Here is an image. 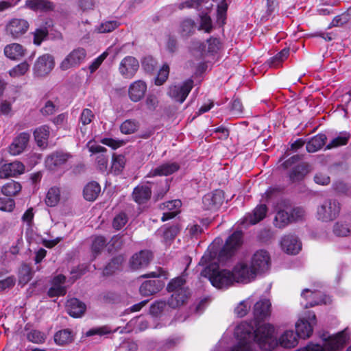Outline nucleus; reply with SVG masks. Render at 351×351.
Here are the masks:
<instances>
[{"label":"nucleus","instance_id":"0e129e2a","mask_svg":"<svg viewBox=\"0 0 351 351\" xmlns=\"http://www.w3.org/2000/svg\"><path fill=\"white\" fill-rule=\"evenodd\" d=\"M106 243V240L104 237L99 236L95 238L93 245L92 251L93 254H98L102 250Z\"/></svg>","mask_w":351,"mask_h":351},{"label":"nucleus","instance_id":"e2e57ef3","mask_svg":"<svg viewBox=\"0 0 351 351\" xmlns=\"http://www.w3.org/2000/svg\"><path fill=\"white\" fill-rule=\"evenodd\" d=\"M142 66L147 73H153L157 66L156 61L152 57H145L142 62Z\"/></svg>","mask_w":351,"mask_h":351},{"label":"nucleus","instance_id":"4d7b16f0","mask_svg":"<svg viewBox=\"0 0 351 351\" xmlns=\"http://www.w3.org/2000/svg\"><path fill=\"white\" fill-rule=\"evenodd\" d=\"M119 23L117 21H108L102 23L98 27L99 33H109L118 27Z\"/></svg>","mask_w":351,"mask_h":351},{"label":"nucleus","instance_id":"39448f33","mask_svg":"<svg viewBox=\"0 0 351 351\" xmlns=\"http://www.w3.org/2000/svg\"><path fill=\"white\" fill-rule=\"evenodd\" d=\"M340 207L335 199H326L317 208V217L322 221H330L339 213Z\"/></svg>","mask_w":351,"mask_h":351},{"label":"nucleus","instance_id":"e433bc0d","mask_svg":"<svg viewBox=\"0 0 351 351\" xmlns=\"http://www.w3.org/2000/svg\"><path fill=\"white\" fill-rule=\"evenodd\" d=\"M101 191L99 184L96 182H89L84 189V197L90 202L95 200Z\"/></svg>","mask_w":351,"mask_h":351},{"label":"nucleus","instance_id":"0eeeda50","mask_svg":"<svg viewBox=\"0 0 351 351\" xmlns=\"http://www.w3.org/2000/svg\"><path fill=\"white\" fill-rule=\"evenodd\" d=\"M251 266L256 274L267 271L270 267L269 253L265 250H257L252 257Z\"/></svg>","mask_w":351,"mask_h":351},{"label":"nucleus","instance_id":"cd10ccee","mask_svg":"<svg viewBox=\"0 0 351 351\" xmlns=\"http://www.w3.org/2000/svg\"><path fill=\"white\" fill-rule=\"evenodd\" d=\"M66 278L63 275L56 276L52 282V287L48 291L49 297L64 295L66 294V287L64 286Z\"/></svg>","mask_w":351,"mask_h":351},{"label":"nucleus","instance_id":"aec40b11","mask_svg":"<svg viewBox=\"0 0 351 351\" xmlns=\"http://www.w3.org/2000/svg\"><path fill=\"white\" fill-rule=\"evenodd\" d=\"M152 258V254L148 250H141L134 254L130 261L132 269L136 270L147 267Z\"/></svg>","mask_w":351,"mask_h":351},{"label":"nucleus","instance_id":"c85d7f7f","mask_svg":"<svg viewBox=\"0 0 351 351\" xmlns=\"http://www.w3.org/2000/svg\"><path fill=\"white\" fill-rule=\"evenodd\" d=\"M67 313L73 317H81L85 312L86 305L76 298L69 300L66 304Z\"/></svg>","mask_w":351,"mask_h":351},{"label":"nucleus","instance_id":"37998d69","mask_svg":"<svg viewBox=\"0 0 351 351\" xmlns=\"http://www.w3.org/2000/svg\"><path fill=\"white\" fill-rule=\"evenodd\" d=\"M333 232L337 237H347L351 232V228L347 222L339 221L333 226Z\"/></svg>","mask_w":351,"mask_h":351},{"label":"nucleus","instance_id":"5fc2aeb1","mask_svg":"<svg viewBox=\"0 0 351 351\" xmlns=\"http://www.w3.org/2000/svg\"><path fill=\"white\" fill-rule=\"evenodd\" d=\"M119 299L118 295L110 291H105L100 293L98 296V300L100 302L104 304H112L116 302Z\"/></svg>","mask_w":351,"mask_h":351},{"label":"nucleus","instance_id":"680f3d73","mask_svg":"<svg viewBox=\"0 0 351 351\" xmlns=\"http://www.w3.org/2000/svg\"><path fill=\"white\" fill-rule=\"evenodd\" d=\"M228 9V4L225 0H222L217 7V21L219 23L223 24L225 23L226 12Z\"/></svg>","mask_w":351,"mask_h":351},{"label":"nucleus","instance_id":"7c9ffc66","mask_svg":"<svg viewBox=\"0 0 351 351\" xmlns=\"http://www.w3.org/2000/svg\"><path fill=\"white\" fill-rule=\"evenodd\" d=\"M152 191L147 185H139L134 189L133 199L138 204H145L151 197Z\"/></svg>","mask_w":351,"mask_h":351},{"label":"nucleus","instance_id":"4468645a","mask_svg":"<svg viewBox=\"0 0 351 351\" xmlns=\"http://www.w3.org/2000/svg\"><path fill=\"white\" fill-rule=\"evenodd\" d=\"M29 28L27 21L21 19H13L7 24L6 33L14 38H18L24 34Z\"/></svg>","mask_w":351,"mask_h":351},{"label":"nucleus","instance_id":"052dcab7","mask_svg":"<svg viewBox=\"0 0 351 351\" xmlns=\"http://www.w3.org/2000/svg\"><path fill=\"white\" fill-rule=\"evenodd\" d=\"M169 73V67L168 65L165 64L160 69L157 77L155 79V84L157 86L162 85L167 79Z\"/></svg>","mask_w":351,"mask_h":351},{"label":"nucleus","instance_id":"9b49d317","mask_svg":"<svg viewBox=\"0 0 351 351\" xmlns=\"http://www.w3.org/2000/svg\"><path fill=\"white\" fill-rule=\"evenodd\" d=\"M280 244L282 250L288 254L295 255L302 250V242L295 234L285 235L281 239Z\"/></svg>","mask_w":351,"mask_h":351},{"label":"nucleus","instance_id":"a211bd4d","mask_svg":"<svg viewBox=\"0 0 351 351\" xmlns=\"http://www.w3.org/2000/svg\"><path fill=\"white\" fill-rule=\"evenodd\" d=\"M267 212V207L265 204L258 205L252 213H248L244 217L241 223L245 228L254 225L265 217Z\"/></svg>","mask_w":351,"mask_h":351},{"label":"nucleus","instance_id":"8fccbe9b","mask_svg":"<svg viewBox=\"0 0 351 351\" xmlns=\"http://www.w3.org/2000/svg\"><path fill=\"white\" fill-rule=\"evenodd\" d=\"M290 213L291 221L295 222L302 220L305 216V210L302 207H292L291 205L287 202Z\"/></svg>","mask_w":351,"mask_h":351},{"label":"nucleus","instance_id":"69168bd1","mask_svg":"<svg viewBox=\"0 0 351 351\" xmlns=\"http://www.w3.org/2000/svg\"><path fill=\"white\" fill-rule=\"evenodd\" d=\"M128 222L127 215L124 213H120L113 219L112 226L117 230H120Z\"/></svg>","mask_w":351,"mask_h":351},{"label":"nucleus","instance_id":"f257e3e1","mask_svg":"<svg viewBox=\"0 0 351 351\" xmlns=\"http://www.w3.org/2000/svg\"><path fill=\"white\" fill-rule=\"evenodd\" d=\"M222 242L221 239H215L199 261L200 265H206L201 275L208 278L212 285L217 289H226L234 283L231 271L221 269L217 263L226 261L241 245V231H236L230 235L223 248L219 250Z\"/></svg>","mask_w":351,"mask_h":351},{"label":"nucleus","instance_id":"603ef678","mask_svg":"<svg viewBox=\"0 0 351 351\" xmlns=\"http://www.w3.org/2000/svg\"><path fill=\"white\" fill-rule=\"evenodd\" d=\"M33 276V272L31 268L24 265L19 271V283L22 285H26Z\"/></svg>","mask_w":351,"mask_h":351},{"label":"nucleus","instance_id":"f03ea898","mask_svg":"<svg viewBox=\"0 0 351 351\" xmlns=\"http://www.w3.org/2000/svg\"><path fill=\"white\" fill-rule=\"evenodd\" d=\"M274 328L269 324H263L255 332V339L261 349L274 350L278 345L291 349L298 344V335L293 330H285L277 339L274 336Z\"/></svg>","mask_w":351,"mask_h":351},{"label":"nucleus","instance_id":"2eb2a0df","mask_svg":"<svg viewBox=\"0 0 351 351\" xmlns=\"http://www.w3.org/2000/svg\"><path fill=\"white\" fill-rule=\"evenodd\" d=\"M139 67L138 61L134 57L127 56L120 62L119 71L125 78L133 77Z\"/></svg>","mask_w":351,"mask_h":351},{"label":"nucleus","instance_id":"6e6d98bb","mask_svg":"<svg viewBox=\"0 0 351 351\" xmlns=\"http://www.w3.org/2000/svg\"><path fill=\"white\" fill-rule=\"evenodd\" d=\"M125 164V158L123 155L112 156V168L115 172H120L124 167Z\"/></svg>","mask_w":351,"mask_h":351},{"label":"nucleus","instance_id":"79ce46f5","mask_svg":"<svg viewBox=\"0 0 351 351\" xmlns=\"http://www.w3.org/2000/svg\"><path fill=\"white\" fill-rule=\"evenodd\" d=\"M21 190V186L19 182L11 181L2 186L1 193L7 197H12L17 195Z\"/></svg>","mask_w":351,"mask_h":351},{"label":"nucleus","instance_id":"3c124183","mask_svg":"<svg viewBox=\"0 0 351 351\" xmlns=\"http://www.w3.org/2000/svg\"><path fill=\"white\" fill-rule=\"evenodd\" d=\"M195 29V24L191 19L184 20L180 25V33L182 36L188 37L191 36Z\"/></svg>","mask_w":351,"mask_h":351},{"label":"nucleus","instance_id":"f3484780","mask_svg":"<svg viewBox=\"0 0 351 351\" xmlns=\"http://www.w3.org/2000/svg\"><path fill=\"white\" fill-rule=\"evenodd\" d=\"M224 196L222 191L216 190L212 193L205 195L202 199L203 207L206 210H217L223 202Z\"/></svg>","mask_w":351,"mask_h":351},{"label":"nucleus","instance_id":"c9c22d12","mask_svg":"<svg viewBox=\"0 0 351 351\" xmlns=\"http://www.w3.org/2000/svg\"><path fill=\"white\" fill-rule=\"evenodd\" d=\"M296 333L299 337L308 338L313 332L311 324L307 319H301L295 324Z\"/></svg>","mask_w":351,"mask_h":351},{"label":"nucleus","instance_id":"c03bdc74","mask_svg":"<svg viewBox=\"0 0 351 351\" xmlns=\"http://www.w3.org/2000/svg\"><path fill=\"white\" fill-rule=\"evenodd\" d=\"M124 258L122 256H118L113 258L110 263L106 266L104 274L105 275H110L114 273L115 271L120 269Z\"/></svg>","mask_w":351,"mask_h":351},{"label":"nucleus","instance_id":"393cba45","mask_svg":"<svg viewBox=\"0 0 351 351\" xmlns=\"http://www.w3.org/2000/svg\"><path fill=\"white\" fill-rule=\"evenodd\" d=\"M87 147L89 152L93 154L101 153V155L97 157V162L101 171H106L108 167V157L103 154V153L106 152V149L101 145L92 144L91 141L87 143Z\"/></svg>","mask_w":351,"mask_h":351},{"label":"nucleus","instance_id":"b1692460","mask_svg":"<svg viewBox=\"0 0 351 351\" xmlns=\"http://www.w3.org/2000/svg\"><path fill=\"white\" fill-rule=\"evenodd\" d=\"M271 302L267 299H261L254 306V315L256 319L263 320L270 315Z\"/></svg>","mask_w":351,"mask_h":351},{"label":"nucleus","instance_id":"338daca9","mask_svg":"<svg viewBox=\"0 0 351 351\" xmlns=\"http://www.w3.org/2000/svg\"><path fill=\"white\" fill-rule=\"evenodd\" d=\"M15 203L12 198H2L0 197V210L5 212H12Z\"/></svg>","mask_w":351,"mask_h":351},{"label":"nucleus","instance_id":"f8f14e48","mask_svg":"<svg viewBox=\"0 0 351 351\" xmlns=\"http://www.w3.org/2000/svg\"><path fill=\"white\" fill-rule=\"evenodd\" d=\"M193 85L192 80H187L181 86H172L169 87V95L180 103H183L191 90Z\"/></svg>","mask_w":351,"mask_h":351},{"label":"nucleus","instance_id":"4c0bfd02","mask_svg":"<svg viewBox=\"0 0 351 351\" xmlns=\"http://www.w3.org/2000/svg\"><path fill=\"white\" fill-rule=\"evenodd\" d=\"M34 136L39 147L45 146L49 136V128L45 125L36 128L34 132Z\"/></svg>","mask_w":351,"mask_h":351},{"label":"nucleus","instance_id":"7ed1b4c3","mask_svg":"<svg viewBox=\"0 0 351 351\" xmlns=\"http://www.w3.org/2000/svg\"><path fill=\"white\" fill-rule=\"evenodd\" d=\"M261 325L258 324L256 328ZM256 330H254V326L245 322L239 324L234 329V335L239 340V343L232 351H254L250 340L252 338H254V341L257 343L255 339V332Z\"/></svg>","mask_w":351,"mask_h":351},{"label":"nucleus","instance_id":"de8ad7c7","mask_svg":"<svg viewBox=\"0 0 351 351\" xmlns=\"http://www.w3.org/2000/svg\"><path fill=\"white\" fill-rule=\"evenodd\" d=\"M252 303L251 298L241 301L234 309L235 314L239 317L245 316L250 309Z\"/></svg>","mask_w":351,"mask_h":351},{"label":"nucleus","instance_id":"13d9d810","mask_svg":"<svg viewBox=\"0 0 351 351\" xmlns=\"http://www.w3.org/2000/svg\"><path fill=\"white\" fill-rule=\"evenodd\" d=\"M34 34V43L40 45L41 43L47 38L48 30L46 27L38 28L35 30Z\"/></svg>","mask_w":351,"mask_h":351},{"label":"nucleus","instance_id":"5701e85b","mask_svg":"<svg viewBox=\"0 0 351 351\" xmlns=\"http://www.w3.org/2000/svg\"><path fill=\"white\" fill-rule=\"evenodd\" d=\"M181 205V201L179 199L168 201L161 204L160 209L165 210L161 218L162 221H165L173 218L179 213Z\"/></svg>","mask_w":351,"mask_h":351},{"label":"nucleus","instance_id":"a18cd8bd","mask_svg":"<svg viewBox=\"0 0 351 351\" xmlns=\"http://www.w3.org/2000/svg\"><path fill=\"white\" fill-rule=\"evenodd\" d=\"M29 69V64L27 61H24L9 71V75L12 77H19L24 75Z\"/></svg>","mask_w":351,"mask_h":351},{"label":"nucleus","instance_id":"09e8293b","mask_svg":"<svg viewBox=\"0 0 351 351\" xmlns=\"http://www.w3.org/2000/svg\"><path fill=\"white\" fill-rule=\"evenodd\" d=\"M138 121L132 119H128L121 123L120 130L121 133L124 134H130L135 132L138 130Z\"/></svg>","mask_w":351,"mask_h":351},{"label":"nucleus","instance_id":"9d476101","mask_svg":"<svg viewBox=\"0 0 351 351\" xmlns=\"http://www.w3.org/2000/svg\"><path fill=\"white\" fill-rule=\"evenodd\" d=\"M86 51L82 48H77L73 50L62 61L60 68L62 71L78 66L85 59Z\"/></svg>","mask_w":351,"mask_h":351},{"label":"nucleus","instance_id":"49530a36","mask_svg":"<svg viewBox=\"0 0 351 351\" xmlns=\"http://www.w3.org/2000/svg\"><path fill=\"white\" fill-rule=\"evenodd\" d=\"M60 191L58 188H51L46 196L45 202L49 206H55L60 200Z\"/></svg>","mask_w":351,"mask_h":351},{"label":"nucleus","instance_id":"2f4dec72","mask_svg":"<svg viewBox=\"0 0 351 351\" xmlns=\"http://www.w3.org/2000/svg\"><path fill=\"white\" fill-rule=\"evenodd\" d=\"M171 292L172 295L168 300V304L169 306L173 308L183 305L190 294L188 289H178Z\"/></svg>","mask_w":351,"mask_h":351},{"label":"nucleus","instance_id":"864d4df0","mask_svg":"<svg viewBox=\"0 0 351 351\" xmlns=\"http://www.w3.org/2000/svg\"><path fill=\"white\" fill-rule=\"evenodd\" d=\"M27 339L34 343H42L46 339V335L37 330H32L27 335Z\"/></svg>","mask_w":351,"mask_h":351},{"label":"nucleus","instance_id":"bf43d9fd","mask_svg":"<svg viewBox=\"0 0 351 351\" xmlns=\"http://www.w3.org/2000/svg\"><path fill=\"white\" fill-rule=\"evenodd\" d=\"M185 281L181 278H176L172 280L167 285L168 291H178V289H187L184 287Z\"/></svg>","mask_w":351,"mask_h":351},{"label":"nucleus","instance_id":"dca6fc26","mask_svg":"<svg viewBox=\"0 0 351 351\" xmlns=\"http://www.w3.org/2000/svg\"><path fill=\"white\" fill-rule=\"evenodd\" d=\"M24 165L19 161H14L0 165V178L6 179L10 177H16L23 173Z\"/></svg>","mask_w":351,"mask_h":351},{"label":"nucleus","instance_id":"774afa93","mask_svg":"<svg viewBox=\"0 0 351 351\" xmlns=\"http://www.w3.org/2000/svg\"><path fill=\"white\" fill-rule=\"evenodd\" d=\"M213 27L211 19L207 14L201 15V21L199 29H203L206 32H209Z\"/></svg>","mask_w":351,"mask_h":351},{"label":"nucleus","instance_id":"bb28decb","mask_svg":"<svg viewBox=\"0 0 351 351\" xmlns=\"http://www.w3.org/2000/svg\"><path fill=\"white\" fill-rule=\"evenodd\" d=\"M25 5L32 10L40 12H49L55 8L53 3L49 0H26Z\"/></svg>","mask_w":351,"mask_h":351},{"label":"nucleus","instance_id":"6ab92c4d","mask_svg":"<svg viewBox=\"0 0 351 351\" xmlns=\"http://www.w3.org/2000/svg\"><path fill=\"white\" fill-rule=\"evenodd\" d=\"M71 157V156L68 153L53 152L45 159L46 167L51 171H55L65 164Z\"/></svg>","mask_w":351,"mask_h":351},{"label":"nucleus","instance_id":"a19ab883","mask_svg":"<svg viewBox=\"0 0 351 351\" xmlns=\"http://www.w3.org/2000/svg\"><path fill=\"white\" fill-rule=\"evenodd\" d=\"M73 339L72 331L69 329H64L57 332L54 335L55 342L60 346L68 344Z\"/></svg>","mask_w":351,"mask_h":351},{"label":"nucleus","instance_id":"6e6552de","mask_svg":"<svg viewBox=\"0 0 351 351\" xmlns=\"http://www.w3.org/2000/svg\"><path fill=\"white\" fill-rule=\"evenodd\" d=\"M301 296L306 300L304 304L302 303L306 308L322 304H326L330 300L322 292L315 289H304L301 293Z\"/></svg>","mask_w":351,"mask_h":351},{"label":"nucleus","instance_id":"20e7f679","mask_svg":"<svg viewBox=\"0 0 351 351\" xmlns=\"http://www.w3.org/2000/svg\"><path fill=\"white\" fill-rule=\"evenodd\" d=\"M347 339L345 331H341L335 335L324 338L325 343L323 346L310 343L297 351H337L344 346Z\"/></svg>","mask_w":351,"mask_h":351},{"label":"nucleus","instance_id":"58836bf2","mask_svg":"<svg viewBox=\"0 0 351 351\" xmlns=\"http://www.w3.org/2000/svg\"><path fill=\"white\" fill-rule=\"evenodd\" d=\"M221 47V43L219 39L216 38H210L206 40V43L200 44L199 50L203 53H216Z\"/></svg>","mask_w":351,"mask_h":351},{"label":"nucleus","instance_id":"f704fd0d","mask_svg":"<svg viewBox=\"0 0 351 351\" xmlns=\"http://www.w3.org/2000/svg\"><path fill=\"white\" fill-rule=\"evenodd\" d=\"M326 136L324 134H319L311 138L306 143L308 152L313 153L320 149L325 144Z\"/></svg>","mask_w":351,"mask_h":351},{"label":"nucleus","instance_id":"a878e982","mask_svg":"<svg viewBox=\"0 0 351 351\" xmlns=\"http://www.w3.org/2000/svg\"><path fill=\"white\" fill-rule=\"evenodd\" d=\"M180 168V166L176 162H168L164 163L161 165L156 167L152 169L149 174L148 177H154V176H169L172 174L173 173L177 171Z\"/></svg>","mask_w":351,"mask_h":351},{"label":"nucleus","instance_id":"412c9836","mask_svg":"<svg viewBox=\"0 0 351 351\" xmlns=\"http://www.w3.org/2000/svg\"><path fill=\"white\" fill-rule=\"evenodd\" d=\"M286 202L278 206V211L274 220V225L276 228L282 229L291 223L290 213Z\"/></svg>","mask_w":351,"mask_h":351},{"label":"nucleus","instance_id":"c756f323","mask_svg":"<svg viewBox=\"0 0 351 351\" xmlns=\"http://www.w3.org/2000/svg\"><path fill=\"white\" fill-rule=\"evenodd\" d=\"M26 50L19 43L7 45L4 48L5 56L12 60H18L25 55Z\"/></svg>","mask_w":351,"mask_h":351},{"label":"nucleus","instance_id":"1a4fd4ad","mask_svg":"<svg viewBox=\"0 0 351 351\" xmlns=\"http://www.w3.org/2000/svg\"><path fill=\"white\" fill-rule=\"evenodd\" d=\"M54 67V60L52 56L44 54L40 56L35 62L33 72L36 77L47 75Z\"/></svg>","mask_w":351,"mask_h":351},{"label":"nucleus","instance_id":"72a5a7b5","mask_svg":"<svg viewBox=\"0 0 351 351\" xmlns=\"http://www.w3.org/2000/svg\"><path fill=\"white\" fill-rule=\"evenodd\" d=\"M162 287L159 280H150L143 282L140 287V292L144 296H148L158 292Z\"/></svg>","mask_w":351,"mask_h":351},{"label":"nucleus","instance_id":"423d86ee","mask_svg":"<svg viewBox=\"0 0 351 351\" xmlns=\"http://www.w3.org/2000/svg\"><path fill=\"white\" fill-rule=\"evenodd\" d=\"M231 274L233 282L241 283H248L251 282L257 275L252 266L249 267L244 263H239L235 265Z\"/></svg>","mask_w":351,"mask_h":351},{"label":"nucleus","instance_id":"473e14b6","mask_svg":"<svg viewBox=\"0 0 351 351\" xmlns=\"http://www.w3.org/2000/svg\"><path fill=\"white\" fill-rule=\"evenodd\" d=\"M309 172V165L308 163L302 162L295 166L289 173V179L291 182H300Z\"/></svg>","mask_w":351,"mask_h":351},{"label":"nucleus","instance_id":"ea45409f","mask_svg":"<svg viewBox=\"0 0 351 351\" xmlns=\"http://www.w3.org/2000/svg\"><path fill=\"white\" fill-rule=\"evenodd\" d=\"M203 6H204L206 10H208L213 6V4L208 1L204 2V0H188L180 3L178 8L180 10L186 8H195L199 10H202L204 9Z\"/></svg>","mask_w":351,"mask_h":351},{"label":"nucleus","instance_id":"4be33fe9","mask_svg":"<svg viewBox=\"0 0 351 351\" xmlns=\"http://www.w3.org/2000/svg\"><path fill=\"white\" fill-rule=\"evenodd\" d=\"M147 91V84L143 80H137L132 83L128 89L130 99L134 102L142 99Z\"/></svg>","mask_w":351,"mask_h":351},{"label":"nucleus","instance_id":"ddd939ff","mask_svg":"<svg viewBox=\"0 0 351 351\" xmlns=\"http://www.w3.org/2000/svg\"><path fill=\"white\" fill-rule=\"evenodd\" d=\"M30 138L27 132H21L16 136L9 145L8 150L10 155L18 156L22 154L27 148Z\"/></svg>","mask_w":351,"mask_h":351}]
</instances>
